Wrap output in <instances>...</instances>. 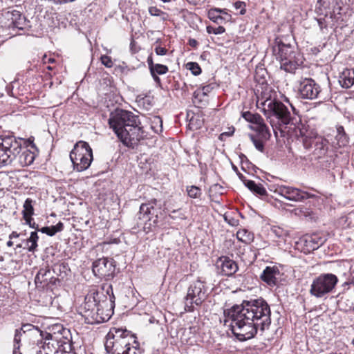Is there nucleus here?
Here are the masks:
<instances>
[{
    "mask_svg": "<svg viewBox=\"0 0 354 354\" xmlns=\"http://www.w3.org/2000/svg\"><path fill=\"white\" fill-rule=\"evenodd\" d=\"M242 117L248 122L252 123V124H255L257 122L260 121L261 119V116L257 113H252L250 111H245L242 113Z\"/></svg>",
    "mask_w": 354,
    "mask_h": 354,
    "instance_id": "nucleus-30",
    "label": "nucleus"
},
{
    "mask_svg": "<svg viewBox=\"0 0 354 354\" xmlns=\"http://www.w3.org/2000/svg\"><path fill=\"white\" fill-rule=\"evenodd\" d=\"M162 1H164V2H169V1H170L171 0H162Z\"/></svg>",
    "mask_w": 354,
    "mask_h": 354,
    "instance_id": "nucleus-56",
    "label": "nucleus"
},
{
    "mask_svg": "<svg viewBox=\"0 0 354 354\" xmlns=\"http://www.w3.org/2000/svg\"><path fill=\"white\" fill-rule=\"evenodd\" d=\"M39 236L37 232H32L30 237L26 240V245L28 246L29 252H35L37 248V241Z\"/></svg>",
    "mask_w": 354,
    "mask_h": 354,
    "instance_id": "nucleus-28",
    "label": "nucleus"
},
{
    "mask_svg": "<svg viewBox=\"0 0 354 354\" xmlns=\"http://www.w3.org/2000/svg\"><path fill=\"white\" fill-rule=\"evenodd\" d=\"M337 282L336 275L331 273L322 274L313 281L310 293L317 298L322 297L330 292Z\"/></svg>",
    "mask_w": 354,
    "mask_h": 354,
    "instance_id": "nucleus-9",
    "label": "nucleus"
},
{
    "mask_svg": "<svg viewBox=\"0 0 354 354\" xmlns=\"http://www.w3.org/2000/svg\"><path fill=\"white\" fill-rule=\"evenodd\" d=\"M234 7L236 9H241L240 14L244 15L245 13V3L242 1H236L234 3Z\"/></svg>",
    "mask_w": 354,
    "mask_h": 354,
    "instance_id": "nucleus-44",
    "label": "nucleus"
},
{
    "mask_svg": "<svg viewBox=\"0 0 354 354\" xmlns=\"http://www.w3.org/2000/svg\"><path fill=\"white\" fill-rule=\"evenodd\" d=\"M151 75H152V77H153V80H154V81L156 82H158L159 83L160 82V79L158 76V74L154 73H151Z\"/></svg>",
    "mask_w": 354,
    "mask_h": 354,
    "instance_id": "nucleus-49",
    "label": "nucleus"
},
{
    "mask_svg": "<svg viewBox=\"0 0 354 354\" xmlns=\"http://www.w3.org/2000/svg\"><path fill=\"white\" fill-rule=\"evenodd\" d=\"M33 201L31 198H26L23 207L24 209L22 211L23 217L24 216H30L34 214V207L32 205Z\"/></svg>",
    "mask_w": 354,
    "mask_h": 354,
    "instance_id": "nucleus-29",
    "label": "nucleus"
},
{
    "mask_svg": "<svg viewBox=\"0 0 354 354\" xmlns=\"http://www.w3.org/2000/svg\"><path fill=\"white\" fill-rule=\"evenodd\" d=\"M212 10L214 11L216 14L226 13L224 10H222L221 8H212Z\"/></svg>",
    "mask_w": 354,
    "mask_h": 354,
    "instance_id": "nucleus-50",
    "label": "nucleus"
},
{
    "mask_svg": "<svg viewBox=\"0 0 354 354\" xmlns=\"http://www.w3.org/2000/svg\"><path fill=\"white\" fill-rule=\"evenodd\" d=\"M132 342H136L130 331L113 328L106 335L104 346L111 354H123Z\"/></svg>",
    "mask_w": 354,
    "mask_h": 354,
    "instance_id": "nucleus-5",
    "label": "nucleus"
},
{
    "mask_svg": "<svg viewBox=\"0 0 354 354\" xmlns=\"http://www.w3.org/2000/svg\"><path fill=\"white\" fill-rule=\"evenodd\" d=\"M64 229V224L59 222L57 225L50 227H43L39 231L42 233L46 234L50 236H54L57 232L62 231Z\"/></svg>",
    "mask_w": 354,
    "mask_h": 354,
    "instance_id": "nucleus-26",
    "label": "nucleus"
},
{
    "mask_svg": "<svg viewBox=\"0 0 354 354\" xmlns=\"http://www.w3.org/2000/svg\"><path fill=\"white\" fill-rule=\"evenodd\" d=\"M352 344L354 346V337H353V339L352 340Z\"/></svg>",
    "mask_w": 354,
    "mask_h": 354,
    "instance_id": "nucleus-57",
    "label": "nucleus"
},
{
    "mask_svg": "<svg viewBox=\"0 0 354 354\" xmlns=\"http://www.w3.org/2000/svg\"><path fill=\"white\" fill-rule=\"evenodd\" d=\"M273 53L280 62L281 68L286 72L293 73L301 63L295 56L294 47L281 41H277V45L273 46Z\"/></svg>",
    "mask_w": 354,
    "mask_h": 354,
    "instance_id": "nucleus-7",
    "label": "nucleus"
},
{
    "mask_svg": "<svg viewBox=\"0 0 354 354\" xmlns=\"http://www.w3.org/2000/svg\"><path fill=\"white\" fill-rule=\"evenodd\" d=\"M147 63H148V65H149V70L151 71V68H153V66H155V64L153 62V60H152V58L151 57H149L148 59H147Z\"/></svg>",
    "mask_w": 354,
    "mask_h": 354,
    "instance_id": "nucleus-47",
    "label": "nucleus"
},
{
    "mask_svg": "<svg viewBox=\"0 0 354 354\" xmlns=\"http://www.w3.org/2000/svg\"><path fill=\"white\" fill-rule=\"evenodd\" d=\"M188 43L189 44V46L194 47V48L196 47L198 45V41L194 39H189Z\"/></svg>",
    "mask_w": 354,
    "mask_h": 354,
    "instance_id": "nucleus-48",
    "label": "nucleus"
},
{
    "mask_svg": "<svg viewBox=\"0 0 354 354\" xmlns=\"http://www.w3.org/2000/svg\"><path fill=\"white\" fill-rule=\"evenodd\" d=\"M234 129H233V130H232V132H225V133H223L221 134V136H230L232 135V133H234Z\"/></svg>",
    "mask_w": 354,
    "mask_h": 354,
    "instance_id": "nucleus-52",
    "label": "nucleus"
},
{
    "mask_svg": "<svg viewBox=\"0 0 354 354\" xmlns=\"http://www.w3.org/2000/svg\"><path fill=\"white\" fill-rule=\"evenodd\" d=\"M216 263L217 267L221 269L220 272L225 276H232L238 270L236 263L228 257H220Z\"/></svg>",
    "mask_w": 354,
    "mask_h": 354,
    "instance_id": "nucleus-17",
    "label": "nucleus"
},
{
    "mask_svg": "<svg viewBox=\"0 0 354 354\" xmlns=\"http://www.w3.org/2000/svg\"><path fill=\"white\" fill-rule=\"evenodd\" d=\"M280 272L277 266H267L261 274V279L269 286H275L277 283V277Z\"/></svg>",
    "mask_w": 354,
    "mask_h": 354,
    "instance_id": "nucleus-18",
    "label": "nucleus"
},
{
    "mask_svg": "<svg viewBox=\"0 0 354 354\" xmlns=\"http://www.w3.org/2000/svg\"><path fill=\"white\" fill-rule=\"evenodd\" d=\"M11 20L13 24V26L19 29H23L22 26L25 24L26 20L24 17H23L20 12L14 10L11 12Z\"/></svg>",
    "mask_w": 354,
    "mask_h": 354,
    "instance_id": "nucleus-27",
    "label": "nucleus"
},
{
    "mask_svg": "<svg viewBox=\"0 0 354 354\" xmlns=\"http://www.w3.org/2000/svg\"><path fill=\"white\" fill-rule=\"evenodd\" d=\"M244 185L252 192L259 196H265L267 194L266 189L261 183H256L253 180H244Z\"/></svg>",
    "mask_w": 354,
    "mask_h": 354,
    "instance_id": "nucleus-23",
    "label": "nucleus"
},
{
    "mask_svg": "<svg viewBox=\"0 0 354 354\" xmlns=\"http://www.w3.org/2000/svg\"><path fill=\"white\" fill-rule=\"evenodd\" d=\"M238 176H239V178L244 183V180H245V177L243 176V174L239 173Z\"/></svg>",
    "mask_w": 354,
    "mask_h": 354,
    "instance_id": "nucleus-53",
    "label": "nucleus"
},
{
    "mask_svg": "<svg viewBox=\"0 0 354 354\" xmlns=\"http://www.w3.org/2000/svg\"><path fill=\"white\" fill-rule=\"evenodd\" d=\"M123 354H142V351L138 345L132 346L131 343H130L129 346L126 348Z\"/></svg>",
    "mask_w": 354,
    "mask_h": 354,
    "instance_id": "nucleus-37",
    "label": "nucleus"
},
{
    "mask_svg": "<svg viewBox=\"0 0 354 354\" xmlns=\"http://www.w3.org/2000/svg\"><path fill=\"white\" fill-rule=\"evenodd\" d=\"M317 21L321 29L326 27V25L324 24L325 18H319L317 19Z\"/></svg>",
    "mask_w": 354,
    "mask_h": 354,
    "instance_id": "nucleus-46",
    "label": "nucleus"
},
{
    "mask_svg": "<svg viewBox=\"0 0 354 354\" xmlns=\"http://www.w3.org/2000/svg\"><path fill=\"white\" fill-rule=\"evenodd\" d=\"M154 50L158 55H165L167 52L165 48L161 46H156Z\"/></svg>",
    "mask_w": 354,
    "mask_h": 354,
    "instance_id": "nucleus-45",
    "label": "nucleus"
},
{
    "mask_svg": "<svg viewBox=\"0 0 354 354\" xmlns=\"http://www.w3.org/2000/svg\"><path fill=\"white\" fill-rule=\"evenodd\" d=\"M249 138L254 144L255 148L259 151L263 152L264 150L263 141L265 140H261L259 137V138H256L253 134H249Z\"/></svg>",
    "mask_w": 354,
    "mask_h": 354,
    "instance_id": "nucleus-31",
    "label": "nucleus"
},
{
    "mask_svg": "<svg viewBox=\"0 0 354 354\" xmlns=\"http://www.w3.org/2000/svg\"><path fill=\"white\" fill-rule=\"evenodd\" d=\"M337 133L335 136L337 144L339 147L346 146L348 143V137L346 134L344 127L342 126L338 127L337 128Z\"/></svg>",
    "mask_w": 354,
    "mask_h": 354,
    "instance_id": "nucleus-24",
    "label": "nucleus"
},
{
    "mask_svg": "<svg viewBox=\"0 0 354 354\" xmlns=\"http://www.w3.org/2000/svg\"><path fill=\"white\" fill-rule=\"evenodd\" d=\"M109 124L118 138L128 147L134 149L144 138L139 117L131 111L116 109L111 113Z\"/></svg>",
    "mask_w": 354,
    "mask_h": 354,
    "instance_id": "nucleus-2",
    "label": "nucleus"
},
{
    "mask_svg": "<svg viewBox=\"0 0 354 354\" xmlns=\"http://www.w3.org/2000/svg\"><path fill=\"white\" fill-rule=\"evenodd\" d=\"M299 94L302 98L314 100L321 98V89L313 79H305L300 83Z\"/></svg>",
    "mask_w": 354,
    "mask_h": 354,
    "instance_id": "nucleus-15",
    "label": "nucleus"
},
{
    "mask_svg": "<svg viewBox=\"0 0 354 354\" xmlns=\"http://www.w3.org/2000/svg\"><path fill=\"white\" fill-rule=\"evenodd\" d=\"M275 192L285 198L292 201H300L313 196V195L299 189L281 185L278 187Z\"/></svg>",
    "mask_w": 354,
    "mask_h": 354,
    "instance_id": "nucleus-16",
    "label": "nucleus"
},
{
    "mask_svg": "<svg viewBox=\"0 0 354 354\" xmlns=\"http://www.w3.org/2000/svg\"><path fill=\"white\" fill-rule=\"evenodd\" d=\"M19 330H21L22 333L24 334L26 332H32L35 333L39 335V336L41 337L42 339H45V342L47 340H52L53 338V335L48 333H44L43 331L39 330L37 327H35L34 325L30 324H23L22 326L19 328ZM45 344H46V346L49 348L48 345L50 342H44Z\"/></svg>",
    "mask_w": 354,
    "mask_h": 354,
    "instance_id": "nucleus-20",
    "label": "nucleus"
},
{
    "mask_svg": "<svg viewBox=\"0 0 354 354\" xmlns=\"http://www.w3.org/2000/svg\"><path fill=\"white\" fill-rule=\"evenodd\" d=\"M105 287H106L105 286H104L102 287V290H104Z\"/></svg>",
    "mask_w": 354,
    "mask_h": 354,
    "instance_id": "nucleus-60",
    "label": "nucleus"
},
{
    "mask_svg": "<svg viewBox=\"0 0 354 354\" xmlns=\"http://www.w3.org/2000/svg\"><path fill=\"white\" fill-rule=\"evenodd\" d=\"M339 83L343 88H350L354 84V69L344 70L339 77Z\"/></svg>",
    "mask_w": 354,
    "mask_h": 354,
    "instance_id": "nucleus-22",
    "label": "nucleus"
},
{
    "mask_svg": "<svg viewBox=\"0 0 354 354\" xmlns=\"http://www.w3.org/2000/svg\"><path fill=\"white\" fill-rule=\"evenodd\" d=\"M234 170H237L236 167H234Z\"/></svg>",
    "mask_w": 354,
    "mask_h": 354,
    "instance_id": "nucleus-59",
    "label": "nucleus"
},
{
    "mask_svg": "<svg viewBox=\"0 0 354 354\" xmlns=\"http://www.w3.org/2000/svg\"><path fill=\"white\" fill-rule=\"evenodd\" d=\"M208 16H209V19H211L212 21H213L214 22H216V23H219V21L223 19L222 17H221L220 15L216 14L212 9L209 10Z\"/></svg>",
    "mask_w": 354,
    "mask_h": 354,
    "instance_id": "nucleus-41",
    "label": "nucleus"
},
{
    "mask_svg": "<svg viewBox=\"0 0 354 354\" xmlns=\"http://www.w3.org/2000/svg\"><path fill=\"white\" fill-rule=\"evenodd\" d=\"M17 248H21V245H20V244H19V245H17Z\"/></svg>",
    "mask_w": 354,
    "mask_h": 354,
    "instance_id": "nucleus-58",
    "label": "nucleus"
},
{
    "mask_svg": "<svg viewBox=\"0 0 354 354\" xmlns=\"http://www.w3.org/2000/svg\"><path fill=\"white\" fill-rule=\"evenodd\" d=\"M225 29L223 26H218L216 28H214L212 26L207 27V32L208 33H213L214 35H220L225 32Z\"/></svg>",
    "mask_w": 354,
    "mask_h": 354,
    "instance_id": "nucleus-39",
    "label": "nucleus"
},
{
    "mask_svg": "<svg viewBox=\"0 0 354 354\" xmlns=\"http://www.w3.org/2000/svg\"><path fill=\"white\" fill-rule=\"evenodd\" d=\"M7 245H8V247H11V246H12V245H13V242H12V241H11L10 240V241H8L7 242Z\"/></svg>",
    "mask_w": 354,
    "mask_h": 354,
    "instance_id": "nucleus-54",
    "label": "nucleus"
},
{
    "mask_svg": "<svg viewBox=\"0 0 354 354\" xmlns=\"http://www.w3.org/2000/svg\"><path fill=\"white\" fill-rule=\"evenodd\" d=\"M101 62L103 65H104L107 68H111L113 65L112 59L110 57L107 55H102L101 57Z\"/></svg>",
    "mask_w": 354,
    "mask_h": 354,
    "instance_id": "nucleus-42",
    "label": "nucleus"
},
{
    "mask_svg": "<svg viewBox=\"0 0 354 354\" xmlns=\"http://www.w3.org/2000/svg\"><path fill=\"white\" fill-rule=\"evenodd\" d=\"M187 68L191 71L193 75H198L201 73V68L196 62H189L187 64Z\"/></svg>",
    "mask_w": 354,
    "mask_h": 354,
    "instance_id": "nucleus-36",
    "label": "nucleus"
},
{
    "mask_svg": "<svg viewBox=\"0 0 354 354\" xmlns=\"http://www.w3.org/2000/svg\"><path fill=\"white\" fill-rule=\"evenodd\" d=\"M23 218L25 221L26 224L28 225L30 227L39 231L40 229H39V225L35 222L32 221L33 219L32 218V216H24Z\"/></svg>",
    "mask_w": 354,
    "mask_h": 354,
    "instance_id": "nucleus-40",
    "label": "nucleus"
},
{
    "mask_svg": "<svg viewBox=\"0 0 354 354\" xmlns=\"http://www.w3.org/2000/svg\"><path fill=\"white\" fill-rule=\"evenodd\" d=\"M19 234L17 232H12L10 234L9 238H10V239H13V238H17V237H19Z\"/></svg>",
    "mask_w": 354,
    "mask_h": 354,
    "instance_id": "nucleus-51",
    "label": "nucleus"
},
{
    "mask_svg": "<svg viewBox=\"0 0 354 354\" xmlns=\"http://www.w3.org/2000/svg\"><path fill=\"white\" fill-rule=\"evenodd\" d=\"M214 88V86L212 84H208L203 86L201 89L196 91L194 93V96L195 98L198 97V96L201 94L203 95H207L209 93H210Z\"/></svg>",
    "mask_w": 354,
    "mask_h": 354,
    "instance_id": "nucleus-34",
    "label": "nucleus"
},
{
    "mask_svg": "<svg viewBox=\"0 0 354 354\" xmlns=\"http://www.w3.org/2000/svg\"><path fill=\"white\" fill-rule=\"evenodd\" d=\"M70 159L77 171L87 169L93 161V151L89 145L84 141L77 142L70 153Z\"/></svg>",
    "mask_w": 354,
    "mask_h": 354,
    "instance_id": "nucleus-6",
    "label": "nucleus"
},
{
    "mask_svg": "<svg viewBox=\"0 0 354 354\" xmlns=\"http://www.w3.org/2000/svg\"><path fill=\"white\" fill-rule=\"evenodd\" d=\"M161 215V205L158 204L157 200L153 199L140 205L138 218L145 223L149 222L150 226H156L158 224Z\"/></svg>",
    "mask_w": 354,
    "mask_h": 354,
    "instance_id": "nucleus-11",
    "label": "nucleus"
},
{
    "mask_svg": "<svg viewBox=\"0 0 354 354\" xmlns=\"http://www.w3.org/2000/svg\"><path fill=\"white\" fill-rule=\"evenodd\" d=\"M207 297L205 283L201 280L194 281L188 288L185 297V310L193 311L194 304L200 306Z\"/></svg>",
    "mask_w": 354,
    "mask_h": 354,
    "instance_id": "nucleus-10",
    "label": "nucleus"
},
{
    "mask_svg": "<svg viewBox=\"0 0 354 354\" xmlns=\"http://www.w3.org/2000/svg\"><path fill=\"white\" fill-rule=\"evenodd\" d=\"M115 270L114 261L108 258H101L95 261L93 263V272L99 278H104L109 280L113 277Z\"/></svg>",
    "mask_w": 354,
    "mask_h": 354,
    "instance_id": "nucleus-12",
    "label": "nucleus"
},
{
    "mask_svg": "<svg viewBox=\"0 0 354 354\" xmlns=\"http://www.w3.org/2000/svg\"><path fill=\"white\" fill-rule=\"evenodd\" d=\"M103 295V292H100L98 290L93 289L85 297V302L82 306L84 310L82 313H84L83 315L88 319V322L89 320L92 319L93 314L95 313L98 306V301L102 299Z\"/></svg>",
    "mask_w": 354,
    "mask_h": 354,
    "instance_id": "nucleus-14",
    "label": "nucleus"
},
{
    "mask_svg": "<svg viewBox=\"0 0 354 354\" xmlns=\"http://www.w3.org/2000/svg\"><path fill=\"white\" fill-rule=\"evenodd\" d=\"M263 112L269 120L275 136L277 137V130L283 133L281 126H286L290 123V113L281 102L276 100H267L263 102Z\"/></svg>",
    "mask_w": 354,
    "mask_h": 354,
    "instance_id": "nucleus-4",
    "label": "nucleus"
},
{
    "mask_svg": "<svg viewBox=\"0 0 354 354\" xmlns=\"http://www.w3.org/2000/svg\"><path fill=\"white\" fill-rule=\"evenodd\" d=\"M168 67L160 64H156L153 68H151V73H156L158 75H164L168 72Z\"/></svg>",
    "mask_w": 354,
    "mask_h": 354,
    "instance_id": "nucleus-32",
    "label": "nucleus"
},
{
    "mask_svg": "<svg viewBox=\"0 0 354 354\" xmlns=\"http://www.w3.org/2000/svg\"><path fill=\"white\" fill-rule=\"evenodd\" d=\"M241 233V232H238V233H237V237H238V239H241V238H240V237H239V236H240Z\"/></svg>",
    "mask_w": 354,
    "mask_h": 354,
    "instance_id": "nucleus-55",
    "label": "nucleus"
},
{
    "mask_svg": "<svg viewBox=\"0 0 354 354\" xmlns=\"http://www.w3.org/2000/svg\"><path fill=\"white\" fill-rule=\"evenodd\" d=\"M106 292L109 295V299L106 295H103L102 297L105 299L98 301V306L93 314L92 319L89 320L91 324L105 322L109 320L113 314L115 297L111 285L106 286Z\"/></svg>",
    "mask_w": 354,
    "mask_h": 354,
    "instance_id": "nucleus-8",
    "label": "nucleus"
},
{
    "mask_svg": "<svg viewBox=\"0 0 354 354\" xmlns=\"http://www.w3.org/2000/svg\"><path fill=\"white\" fill-rule=\"evenodd\" d=\"M21 138L13 136H0V167L10 165L19 156V161L23 166L31 165L35 160V154L28 149L22 151Z\"/></svg>",
    "mask_w": 354,
    "mask_h": 354,
    "instance_id": "nucleus-3",
    "label": "nucleus"
},
{
    "mask_svg": "<svg viewBox=\"0 0 354 354\" xmlns=\"http://www.w3.org/2000/svg\"><path fill=\"white\" fill-rule=\"evenodd\" d=\"M225 323L230 322L232 333L240 341L250 339L258 328L264 331L271 324V310L263 298L243 300L224 311Z\"/></svg>",
    "mask_w": 354,
    "mask_h": 354,
    "instance_id": "nucleus-1",
    "label": "nucleus"
},
{
    "mask_svg": "<svg viewBox=\"0 0 354 354\" xmlns=\"http://www.w3.org/2000/svg\"><path fill=\"white\" fill-rule=\"evenodd\" d=\"M250 129L256 131L261 140H268L270 138L271 134L263 118L255 124L250 125Z\"/></svg>",
    "mask_w": 354,
    "mask_h": 354,
    "instance_id": "nucleus-19",
    "label": "nucleus"
},
{
    "mask_svg": "<svg viewBox=\"0 0 354 354\" xmlns=\"http://www.w3.org/2000/svg\"><path fill=\"white\" fill-rule=\"evenodd\" d=\"M271 232L279 238L283 237L286 234V232L283 229L278 226H272L271 227Z\"/></svg>",
    "mask_w": 354,
    "mask_h": 354,
    "instance_id": "nucleus-38",
    "label": "nucleus"
},
{
    "mask_svg": "<svg viewBox=\"0 0 354 354\" xmlns=\"http://www.w3.org/2000/svg\"><path fill=\"white\" fill-rule=\"evenodd\" d=\"M303 143L306 149H309L314 145V155L317 158L324 157L328 151V142L326 139L315 136L314 137H308L306 135L304 136Z\"/></svg>",
    "mask_w": 354,
    "mask_h": 354,
    "instance_id": "nucleus-13",
    "label": "nucleus"
},
{
    "mask_svg": "<svg viewBox=\"0 0 354 354\" xmlns=\"http://www.w3.org/2000/svg\"><path fill=\"white\" fill-rule=\"evenodd\" d=\"M187 194L189 197L196 198L201 196V190L196 186H190L187 187Z\"/></svg>",
    "mask_w": 354,
    "mask_h": 354,
    "instance_id": "nucleus-33",
    "label": "nucleus"
},
{
    "mask_svg": "<svg viewBox=\"0 0 354 354\" xmlns=\"http://www.w3.org/2000/svg\"><path fill=\"white\" fill-rule=\"evenodd\" d=\"M149 12L152 16H160L162 14H164L161 10L155 6L149 7Z\"/></svg>",
    "mask_w": 354,
    "mask_h": 354,
    "instance_id": "nucleus-43",
    "label": "nucleus"
},
{
    "mask_svg": "<svg viewBox=\"0 0 354 354\" xmlns=\"http://www.w3.org/2000/svg\"><path fill=\"white\" fill-rule=\"evenodd\" d=\"M23 333L21 330L16 329L15 337H14V351H15L17 349H19L20 347V342L21 339V337L23 335Z\"/></svg>",
    "mask_w": 354,
    "mask_h": 354,
    "instance_id": "nucleus-35",
    "label": "nucleus"
},
{
    "mask_svg": "<svg viewBox=\"0 0 354 354\" xmlns=\"http://www.w3.org/2000/svg\"><path fill=\"white\" fill-rule=\"evenodd\" d=\"M50 272V270L49 268H41L39 270L38 273L37 274L35 281V283H48V281L50 279V277L48 276Z\"/></svg>",
    "mask_w": 354,
    "mask_h": 354,
    "instance_id": "nucleus-25",
    "label": "nucleus"
},
{
    "mask_svg": "<svg viewBox=\"0 0 354 354\" xmlns=\"http://www.w3.org/2000/svg\"><path fill=\"white\" fill-rule=\"evenodd\" d=\"M304 242L308 250H315L324 243L325 239L317 234H313L306 236Z\"/></svg>",
    "mask_w": 354,
    "mask_h": 354,
    "instance_id": "nucleus-21",
    "label": "nucleus"
}]
</instances>
